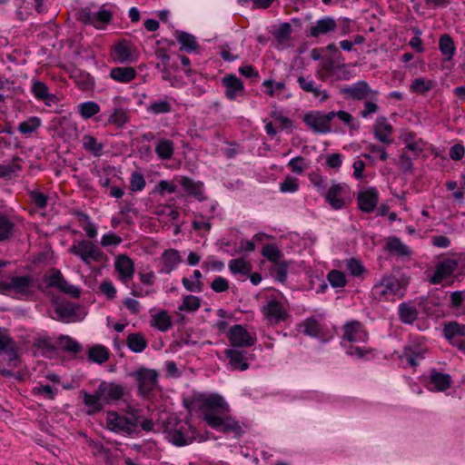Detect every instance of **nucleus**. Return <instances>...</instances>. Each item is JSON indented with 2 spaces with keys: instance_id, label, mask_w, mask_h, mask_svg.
<instances>
[{
  "instance_id": "1",
  "label": "nucleus",
  "mask_w": 465,
  "mask_h": 465,
  "mask_svg": "<svg viewBox=\"0 0 465 465\" xmlns=\"http://www.w3.org/2000/svg\"><path fill=\"white\" fill-rule=\"evenodd\" d=\"M201 409L203 412V420L213 429L222 432L241 431L239 422L228 415L229 405L224 399L218 394H212L203 400Z\"/></svg>"
},
{
  "instance_id": "2",
  "label": "nucleus",
  "mask_w": 465,
  "mask_h": 465,
  "mask_svg": "<svg viewBox=\"0 0 465 465\" xmlns=\"http://www.w3.org/2000/svg\"><path fill=\"white\" fill-rule=\"evenodd\" d=\"M168 440L177 447L191 444L195 439V429L187 421L171 417L164 425Z\"/></svg>"
},
{
  "instance_id": "3",
  "label": "nucleus",
  "mask_w": 465,
  "mask_h": 465,
  "mask_svg": "<svg viewBox=\"0 0 465 465\" xmlns=\"http://www.w3.org/2000/svg\"><path fill=\"white\" fill-rule=\"evenodd\" d=\"M402 289L403 286L396 276L386 274L373 285L371 295L379 302H389L393 301L396 297H403Z\"/></svg>"
},
{
  "instance_id": "4",
  "label": "nucleus",
  "mask_w": 465,
  "mask_h": 465,
  "mask_svg": "<svg viewBox=\"0 0 465 465\" xmlns=\"http://www.w3.org/2000/svg\"><path fill=\"white\" fill-rule=\"evenodd\" d=\"M68 252L79 257L86 265H90L92 262L104 263L108 261V256L89 240L74 241Z\"/></svg>"
},
{
  "instance_id": "5",
  "label": "nucleus",
  "mask_w": 465,
  "mask_h": 465,
  "mask_svg": "<svg viewBox=\"0 0 465 465\" xmlns=\"http://www.w3.org/2000/svg\"><path fill=\"white\" fill-rule=\"evenodd\" d=\"M138 422L139 418L134 411L124 415L110 411L106 414V428L115 433L132 436L134 433H137Z\"/></svg>"
},
{
  "instance_id": "6",
  "label": "nucleus",
  "mask_w": 465,
  "mask_h": 465,
  "mask_svg": "<svg viewBox=\"0 0 465 465\" xmlns=\"http://www.w3.org/2000/svg\"><path fill=\"white\" fill-rule=\"evenodd\" d=\"M132 376L137 383L139 394L143 398L150 397L158 387L159 373L156 370L141 367Z\"/></svg>"
},
{
  "instance_id": "7",
  "label": "nucleus",
  "mask_w": 465,
  "mask_h": 465,
  "mask_svg": "<svg viewBox=\"0 0 465 465\" xmlns=\"http://www.w3.org/2000/svg\"><path fill=\"white\" fill-rule=\"evenodd\" d=\"M6 356V365L16 368L21 362L19 344L9 335L8 331L0 326V356Z\"/></svg>"
},
{
  "instance_id": "8",
  "label": "nucleus",
  "mask_w": 465,
  "mask_h": 465,
  "mask_svg": "<svg viewBox=\"0 0 465 465\" xmlns=\"http://www.w3.org/2000/svg\"><path fill=\"white\" fill-rule=\"evenodd\" d=\"M339 93L345 100L353 101L376 100L379 94V92L371 89L366 81H358L352 84L344 85L340 88Z\"/></svg>"
},
{
  "instance_id": "9",
  "label": "nucleus",
  "mask_w": 465,
  "mask_h": 465,
  "mask_svg": "<svg viewBox=\"0 0 465 465\" xmlns=\"http://www.w3.org/2000/svg\"><path fill=\"white\" fill-rule=\"evenodd\" d=\"M112 12L101 6L96 12H92L90 8H83L76 13V19L85 25H94L96 28H104L112 20Z\"/></svg>"
},
{
  "instance_id": "10",
  "label": "nucleus",
  "mask_w": 465,
  "mask_h": 465,
  "mask_svg": "<svg viewBox=\"0 0 465 465\" xmlns=\"http://www.w3.org/2000/svg\"><path fill=\"white\" fill-rule=\"evenodd\" d=\"M334 117L333 111L327 114L316 112L305 114L303 121L315 133L327 134L331 131L330 123Z\"/></svg>"
},
{
  "instance_id": "11",
  "label": "nucleus",
  "mask_w": 465,
  "mask_h": 465,
  "mask_svg": "<svg viewBox=\"0 0 465 465\" xmlns=\"http://www.w3.org/2000/svg\"><path fill=\"white\" fill-rule=\"evenodd\" d=\"M459 266V261L455 258H445L438 262L434 272L429 277L432 284H440L450 277Z\"/></svg>"
},
{
  "instance_id": "12",
  "label": "nucleus",
  "mask_w": 465,
  "mask_h": 465,
  "mask_svg": "<svg viewBox=\"0 0 465 465\" xmlns=\"http://www.w3.org/2000/svg\"><path fill=\"white\" fill-rule=\"evenodd\" d=\"M228 338L231 344L236 348L251 347L256 341L255 336L252 335L242 325L236 324L230 328Z\"/></svg>"
},
{
  "instance_id": "13",
  "label": "nucleus",
  "mask_w": 465,
  "mask_h": 465,
  "mask_svg": "<svg viewBox=\"0 0 465 465\" xmlns=\"http://www.w3.org/2000/svg\"><path fill=\"white\" fill-rule=\"evenodd\" d=\"M299 87L306 94H312L314 98H319L321 102H325L330 98L326 90L322 89L311 74H300L297 77Z\"/></svg>"
},
{
  "instance_id": "14",
  "label": "nucleus",
  "mask_w": 465,
  "mask_h": 465,
  "mask_svg": "<svg viewBox=\"0 0 465 465\" xmlns=\"http://www.w3.org/2000/svg\"><path fill=\"white\" fill-rule=\"evenodd\" d=\"M368 333L362 324L358 321H351L343 325L342 341L352 342H365Z\"/></svg>"
},
{
  "instance_id": "15",
  "label": "nucleus",
  "mask_w": 465,
  "mask_h": 465,
  "mask_svg": "<svg viewBox=\"0 0 465 465\" xmlns=\"http://www.w3.org/2000/svg\"><path fill=\"white\" fill-rule=\"evenodd\" d=\"M337 29V22L331 16H324L315 23L312 24L308 29L310 36L318 38L323 35H329Z\"/></svg>"
},
{
  "instance_id": "16",
  "label": "nucleus",
  "mask_w": 465,
  "mask_h": 465,
  "mask_svg": "<svg viewBox=\"0 0 465 465\" xmlns=\"http://www.w3.org/2000/svg\"><path fill=\"white\" fill-rule=\"evenodd\" d=\"M47 284L49 287H55L59 291L71 294L73 297L80 295L79 289L72 284H69L64 278L62 272L57 269H53L51 274L47 278Z\"/></svg>"
},
{
  "instance_id": "17",
  "label": "nucleus",
  "mask_w": 465,
  "mask_h": 465,
  "mask_svg": "<svg viewBox=\"0 0 465 465\" xmlns=\"http://www.w3.org/2000/svg\"><path fill=\"white\" fill-rule=\"evenodd\" d=\"M383 250L389 255L396 256L398 259L410 258L411 255V248L396 236H390L385 239Z\"/></svg>"
},
{
  "instance_id": "18",
  "label": "nucleus",
  "mask_w": 465,
  "mask_h": 465,
  "mask_svg": "<svg viewBox=\"0 0 465 465\" xmlns=\"http://www.w3.org/2000/svg\"><path fill=\"white\" fill-rule=\"evenodd\" d=\"M134 51V47L127 42H119L112 50V57L119 64L134 63L137 60Z\"/></svg>"
},
{
  "instance_id": "19",
  "label": "nucleus",
  "mask_w": 465,
  "mask_h": 465,
  "mask_svg": "<svg viewBox=\"0 0 465 465\" xmlns=\"http://www.w3.org/2000/svg\"><path fill=\"white\" fill-rule=\"evenodd\" d=\"M229 359V365L232 371H246L249 368L247 351L239 348L227 349L224 351Z\"/></svg>"
},
{
  "instance_id": "20",
  "label": "nucleus",
  "mask_w": 465,
  "mask_h": 465,
  "mask_svg": "<svg viewBox=\"0 0 465 465\" xmlns=\"http://www.w3.org/2000/svg\"><path fill=\"white\" fill-rule=\"evenodd\" d=\"M223 84L225 87V96L229 100H235L238 96H242L244 85L242 80L234 74H229L223 78Z\"/></svg>"
},
{
  "instance_id": "21",
  "label": "nucleus",
  "mask_w": 465,
  "mask_h": 465,
  "mask_svg": "<svg viewBox=\"0 0 465 465\" xmlns=\"http://www.w3.org/2000/svg\"><path fill=\"white\" fill-rule=\"evenodd\" d=\"M346 191V184L333 183L325 193V199L333 209H341L345 204L343 195L345 194Z\"/></svg>"
},
{
  "instance_id": "22",
  "label": "nucleus",
  "mask_w": 465,
  "mask_h": 465,
  "mask_svg": "<svg viewBox=\"0 0 465 465\" xmlns=\"http://www.w3.org/2000/svg\"><path fill=\"white\" fill-rule=\"evenodd\" d=\"M99 393L105 404L120 400L124 395V388L114 382L102 381L98 386Z\"/></svg>"
},
{
  "instance_id": "23",
  "label": "nucleus",
  "mask_w": 465,
  "mask_h": 465,
  "mask_svg": "<svg viewBox=\"0 0 465 465\" xmlns=\"http://www.w3.org/2000/svg\"><path fill=\"white\" fill-rule=\"evenodd\" d=\"M451 385V377L437 370H431L428 377V388L432 391H444Z\"/></svg>"
},
{
  "instance_id": "24",
  "label": "nucleus",
  "mask_w": 465,
  "mask_h": 465,
  "mask_svg": "<svg viewBox=\"0 0 465 465\" xmlns=\"http://www.w3.org/2000/svg\"><path fill=\"white\" fill-rule=\"evenodd\" d=\"M115 270L119 273V278L124 283H127L134 273V266L133 261L126 255H118L114 262Z\"/></svg>"
},
{
  "instance_id": "25",
  "label": "nucleus",
  "mask_w": 465,
  "mask_h": 465,
  "mask_svg": "<svg viewBox=\"0 0 465 465\" xmlns=\"http://www.w3.org/2000/svg\"><path fill=\"white\" fill-rule=\"evenodd\" d=\"M374 135L381 143L385 144L392 143L393 140L391 138L393 128L388 123L385 116H379L373 125Z\"/></svg>"
},
{
  "instance_id": "26",
  "label": "nucleus",
  "mask_w": 465,
  "mask_h": 465,
  "mask_svg": "<svg viewBox=\"0 0 465 465\" xmlns=\"http://www.w3.org/2000/svg\"><path fill=\"white\" fill-rule=\"evenodd\" d=\"M161 261L163 264L160 273L170 274L182 262L180 252L175 249L165 250L161 255Z\"/></svg>"
},
{
  "instance_id": "27",
  "label": "nucleus",
  "mask_w": 465,
  "mask_h": 465,
  "mask_svg": "<svg viewBox=\"0 0 465 465\" xmlns=\"http://www.w3.org/2000/svg\"><path fill=\"white\" fill-rule=\"evenodd\" d=\"M379 194L375 188L361 192L358 195V204L364 213H371L378 203Z\"/></svg>"
},
{
  "instance_id": "28",
  "label": "nucleus",
  "mask_w": 465,
  "mask_h": 465,
  "mask_svg": "<svg viewBox=\"0 0 465 465\" xmlns=\"http://www.w3.org/2000/svg\"><path fill=\"white\" fill-rule=\"evenodd\" d=\"M82 394L84 405L89 408V414L101 411L106 405L98 389L93 394L86 391H82Z\"/></svg>"
},
{
  "instance_id": "29",
  "label": "nucleus",
  "mask_w": 465,
  "mask_h": 465,
  "mask_svg": "<svg viewBox=\"0 0 465 465\" xmlns=\"http://www.w3.org/2000/svg\"><path fill=\"white\" fill-rule=\"evenodd\" d=\"M31 90L36 99L45 100L47 105L55 104L57 101L56 96L49 93L47 85L42 81H34Z\"/></svg>"
},
{
  "instance_id": "30",
  "label": "nucleus",
  "mask_w": 465,
  "mask_h": 465,
  "mask_svg": "<svg viewBox=\"0 0 465 465\" xmlns=\"http://www.w3.org/2000/svg\"><path fill=\"white\" fill-rule=\"evenodd\" d=\"M15 232V223L6 214L0 213V242L11 240Z\"/></svg>"
},
{
  "instance_id": "31",
  "label": "nucleus",
  "mask_w": 465,
  "mask_h": 465,
  "mask_svg": "<svg viewBox=\"0 0 465 465\" xmlns=\"http://www.w3.org/2000/svg\"><path fill=\"white\" fill-rule=\"evenodd\" d=\"M137 73L134 67H114L110 72V77L116 82L127 84L135 79Z\"/></svg>"
},
{
  "instance_id": "32",
  "label": "nucleus",
  "mask_w": 465,
  "mask_h": 465,
  "mask_svg": "<svg viewBox=\"0 0 465 465\" xmlns=\"http://www.w3.org/2000/svg\"><path fill=\"white\" fill-rule=\"evenodd\" d=\"M82 147L87 153H92L94 157H100L103 154L104 143L90 134H84L82 138Z\"/></svg>"
},
{
  "instance_id": "33",
  "label": "nucleus",
  "mask_w": 465,
  "mask_h": 465,
  "mask_svg": "<svg viewBox=\"0 0 465 465\" xmlns=\"http://www.w3.org/2000/svg\"><path fill=\"white\" fill-rule=\"evenodd\" d=\"M126 345L133 352L141 353L147 347V341L143 333L133 332L127 336Z\"/></svg>"
},
{
  "instance_id": "34",
  "label": "nucleus",
  "mask_w": 465,
  "mask_h": 465,
  "mask_svg": "<svg viewBox=\"0 0 465 465\" xmlns=\"http://www.w3.org/2000/svg\"><path fill=\"white\" fill-rule=\"evenodd\" d=\"M439 49L445 61H450L456 52V46L450 35L444 34L439 39Z\"/></svg>"
},
{
  "instance_id": "35",
  "label": "nucleus",
  "mask_w": 465,
  "mask_h": 465,
  "mask_svg": "<svg viewBox=\"0 0 465 465\" xmlns=\"http://www.w3.org/2000/svg\"><path fill=\"white\" fill-rule=\"evenodd\" d=\"M180 184L188 193V194L196 197L198 200H203V184L201 182H194L189 177H182Z\"/></svg>"
},
{
  "instance_id": "36",
  "label": "nucleus",
  "mask_w": 465,
  "mask_h": 465,
  "mask_svg": "<svg viewBox=\"0 0 465 465\" xmlns=\"http://www.w3.org/2000/svg\"><path fill=\"white\" fill-rule=\"evenodd\" d=\"M443 335L444 337L451 341L457 337H464L465 336V324H461L458 322L451 321L443 325Z\"/></svg>"
},
{
  "instance_id": "37",
  "label": "nucleus",
  "mask_w": 465,
  "mask_h": 465,
  "mask_svg": "<svg viewBox=\"0 0 465 465\" xmlns=\"http://www.w3.org/2000/svg\"><path fill=\"white\" fill-rule=\"evenodd\" d=\"M265 316L270 320H275L276 322L285 319V312L282 309V304L277 301H270L263 308Z\"/></svg>"
},
{
  "instance_id": "38",
  "label": "nucleus",
  "mask_w": 465,
  "mask_h": 465,
  "mask_svg": "<svg viewBox=\"0 0 465 465\" xmlns=\"http://www.w3.org/2000/svg\"><path fill=\"white\" fill-rule=\"evenodd\" d=\"M424 352L425 351L418 347H406L401 358L410 366L415 367L419 364V361L423 359Z\"/></svg>"
},
{
  "instance_id": "39",
  "label": "nucleus",
  "mask_w": 465,
  "mask_h": 465,
  "mask_svg": "<svg viewBox=\"0 0 465 465\" xmlns=\"http://www.w3.org/2000/svg\"><path fill=\"white\" fill-rule=\"evenodd\" d=\"M11 286L17 294L26 295L30 292L32 278L30 276H15L11 278Z\"/></svg>"
},
{
  "instance_id": "40",
  "label": "nucleus",
  "mask_w": 465,
  "mask_h": 465,
  "mask_svg": "<svg viewBox=\"0 0 465 465\" xmlns=\"http://www.w3.org/2000/svg\"><path fill=\"white\" fill-rule=\"evenodd\" d=\"M109 351L103 345H94L88 350V360L97 364H103L109 359Z\"/></svg>"
},
{
  "instance_id": "41",
  "label": "nucleus",
  "mask_w": 465,
  "mask_h": 465,
  "mask_svg": "<svg viewBox=\"0 0 465 465\" xmlns=\"http://www.w3.org/2000/svg\"><path fill=\"white\" fill-rule=\"evenodd\" d=\"M174 152L173 142L169 139H160L155 146V153L162 160H170Z\"/></svg>"
},
{
  "instance_id": "42",
  "label": "nucleus",
  "mask_w": 465,
  "mask_h": 465,
  "mask_svg": "<svg viewBox=\"0 0 465 465\" xmlns=\"http://www.w3.org/2000/svg\"><path fill=\"white\" fill-rule=\"evenodd\" d=\"M399 318L405 324H412L418 318L416 307L402 302L399 305Z\"/></svg>"
},
{
  "instance_id": "43",
  "label": "nucleus",
  "mask_w": 465,
  "mask_h": 465,
  "mask_svg": "<svg viewBox=\"0 0 465 465\" xmlns=\"http://www.w3.org/2000/svg\"><path fill=\"white\" fill-rule=\"evenodd\" d=\"M175 36L179 44L182 45L181 49H183L188 53H192L197 49L198 45L193 35L186 32L176 31Z\"/></svg>"
},
{
  "instance_id": "44",
  "label": "nucleus",
  "mask_w": 465,
  "mask_h": 465,
  "mask_svg": "<svg viewBox=\"0 0 465 465\" xmlns=\"http://www.w3.org/2000/svg\"><path fill=\"white\" fill-rule=\"evenodd\" d=\"M57 346L73 354L79 353L83 349L82 345L77 341L67 335H61L57 339Z\"/></svg>"
},
{
  "instance_id": "45",
  "label": "nucleus",
  "mask_w": 465,
  "mask_h": 465,
  "mask_svg": "<svg viewBox=\"0 0 465 465\" xmlns=\"http://www.w3.org/2000/svg\"><path fill=\"white\" fill-rule=\"evenodd\" d=\"M21 159L15 158L12 162L0 164V178L11 179L21 171Z\"/></svg>"
},
{
  "instance_id": "46",
  "label": "nucleus",
  "mask_w": 465,
  "mask_h": 465,
  "mask_svg": "<svg viewBox=\"0 0 465 465\" xmlns=\"http://www.w3.org/2000/svg\"><path fill=\"white\" fill-rule=\"evenodd\" d=\"M228 267L233 274L248 275L252 271L251 263L242 258L231 260Z\"/></svg>"
},
{
  "instance_id": "47",
  "label": "nucleus",
  "mask_w": 465,
  "mask_h": 465,
  "mask_svg": "<svg viewBox=\"0 0 465 465\" xmlns=\"http://www.w3.org/2000/svg\"><path fill=\"white\" fill-rule=\"evenodd\" d=\"M303 327L302 332L305 335L317 338L322 333V327L320 322L315 317H309L302 322Z\"/></svg>"
},
{
  "instance_id": "48",
  "label": "nucleus",
  "mask_w": 465,
  "mask_h": 465,
  "mask_svg": "<svg viewBox=\"0 0 465 465\" xmlns=\"http://www.w3.org/2000/svg\"><path fill=\"white\" fill-rule=\"evenodd\" d=\"M54 312L59 321L69 322V320L75 315V307L72 303L57 304L54 308Z\"/></svg>"
},
{
  "instance_id": "49",
  "label": "nucleus",
  "mask_w": 465,
  "mask_h": 465,
  "mask_svg": "<svg viewBox=\"0 0 465 465\" xmlns=\"http://www.w3.org/2000/svg\"><path fill=\"white\" fill-rule=\"evenodd\" d=\"M129 121L127 112L123 108L114 109L108 118V122L117 127H123Z\"/></svg>"
},
{
  "instance_id": "50",
  "label": "nucleus",
  "mask_w": 465,
  "mask_h": 465,
  "mask_svg": "<svg viewBox=\"0 0 465 465\" xmlns=\"http://www.w3.org/2000/svg\"><path fill=\"white\" fill-rule=\"evenodd\" d=\"M153 325L161 331H167L172 326L171 317L162 311L153 316Z\"/></svg>"
},
{
  "instance_id": "51",
  "label": "nucleus",
  "mask_w": 465,
  "mask_h": 465,
  "mask_svg": "<svg viewBox=\"0 0 465 465\" xmlns=\"http://www.w3.org/2000/svg\"><path fill=\"white\" fill-rule=\"evenodd\" d=\"M78 110L84 119H89L100 112V106L95 102L88 101L79 104Z\"/></svg>"
},
{
  "instance_id": "52",
  "label": "nucleus",
  "mask_w": 465,
  "mask_h": 465,
  "mask_svg": "<svg viewBox=\"0 0 465 465\" xmlns=\"http://www.w3.org/2000/svg\"><path fill=\"white\" fill-rule=\"evenodd\" d=\"M449 306L456 311H459L460 314H465V311L460 312L463 306H465V291H455L450 293V304Z\"/></svg>"
},
{
  "instance_id": "53",
  "label": "nucleus",
  "mask_w": 465,
  "mask_h": 465,
  "mask_svg": "<svg viewBox=\"0 0 465 465\" xmlns=\"http://www.w3.org/2000/svg\"><path fill=\"white\" fill-rule=\"evenodd\" d=\"M72 77L74 79L76 84L82 90H89L94 85V79L87 73H84L81 71H75V72H74Z\"/></svg>"
},
{
  "instance_id": "54",
  "label": "nucleus",
  "mask_w": 465,
  "mask_h": 465,
  "mask_svg": "<svg viewBox=\"0 0 465 465\" xmlns=\"http://www.w3.org/2000/svg\"><path fill=\"white\" fill-rule=\"evenodd\" d=\"M41 125L38 117H31L27 121L19 124L18 131L23 134H31Z\"/></svg>"
},
{
  "instance_id": "55",
  "label": "nucleus",
  "mask_w": 465,
  "mask_h": 465,
  "mask_svg": "<svg viewBox=\"0 0 465 465\" xmlns=\"http://www.w3.org/2000/svg\"><path fill=\"white\" fill-rule=\"evenodd\" d=\"M172 105L166 100L153 101L147 107V111L154 114H166L171 112Z\"/></svg>"
},
{
  "instance_id": "56",
  "label": "nucleus",
  "mask_w": 465,
  "mask_h": 465,
  "mask_svg": "<svg viewBox=\"0 0 465 465\" xmlns=\"http://www.w3.org/2000/svg\"><path fill=\"white\" fill-rule=\"evenodd\" d=\"M346 270L354 277H360L366 272L362 262L355 258L347 260Z\"/></svg>"
},
{
  "instance_id": "57",
  "label": "nucleus",
  "mask_w": 465,
  "mask_h": 465,
  "mask_svg": "<svg viewBox=\"0 0 465 465\" xmlns=\"http://www.w3.org/2000/svg\"><path fill=\"white\" fill-rule=\"evenodd\" d=\"M327 279L330 284L334 288H342L347 283V280L344 273L338 270H331L328 273Z\"/></svg>"
},
{
  "instance_id": "58",
  "label": "nucleus",
  "mask_w": 465,
  "mask_h": 465,
  "mask_svg": "<svg viewBox=\"0 0 465 465\" xmlns=\"http://www.w3.org/2000/svg\"><path fill=\"white\" fill-rule=\"evenodd\" d=\"M432 88V81L425 80L423 78H416L412 81L411 84V89L412 92L419 94H425L431 90Z\"/></svg>"
},
{
  "instance_id": "59",
  "label": "nucleus",
  "mask_w": 465,
  "mask_h": 465,
  "mask_svg": "<svg viewBox=\"0 0 465 465\" xmlns=\"http://www.w3.org/2000/svg\"><path fill=\"white\" fill-rule=\"evenodd\" d=\"M146 185L143 175L139 172H134L130 178V190L132 192H141Z\"/></svg>"
},
{
  "instance_id": "60",
  "label": "nucleus",
  "mask_w": 465,
  "mask_h": 465,
  "mask_svg": "<svg viewBox=\"0 0 465 465\" xmlns=\"http://www.w3.org/2000/svg\"><path fill=\"white\" fill-rule=\"evenodd\" d=\"M262 254L272 262H277L282 255L279 248L274 244L264 245Z\"/></svg>"
},
{
  "instance_id": "61",
  "label": "nucleus",
  "mask_w": 465,
  "mask_h": 465,
  "mask_svg": "<svg viewBox=\"0 0 465 465\" xmlns=\"http://www.w3.org/2000/svg\"><path fill=\"white\" fill-rule=\"evenodd\" d=\"M201 301L193 295H187L183 298V303L179 306L180 311L194 312L199 309Z\"/></svg>"
},
{
  "instance_id": "62",
  "label": "nucleus",
  "mask_w": 465,
  "mask_h": 465,
  "mask_svg": "<svg viewBox=\"0 0 465 465\" xmlns=\"http://www.w3.org/2000/svg\"><path fill=\"white\" fill-rule=\"evenodd\" d=\"M353 75L351 71L349 69V65L344 63H341L340 65H337V69L333 72L331 77L337 81H347Z\"/></svg>"
},
{
  "instance_id": "63",
  "label": "nucleus",
  "mask_w": 465,
  "mask_h": 465,
  "mask_svg": "<svg viewBox=\"0 0 465 465\" xmlns=\"http://www.w3.org/2000/svg\"><path fill=\"white\" fill-rule=\"evenodd\" d=\"M34 347L45 351L46 353H53L55 351L54 346L51 342V339L47 336L37 337L33 341Z\"/></svg>"
},
{
  "instance_id": "64",
  "label": "nucleus",
  "mask_w": 465,
  "mask_h": 465,
  "mask_svg": "<svg viewBox=\"0 0 465 465\" xmlns=\"http://www.w3.org/2000/svg\"><path fill=\"white\" fill-rule=\"evenodd\" d=\"M270 116L279 124L282 130L291 129L292 122L287 116H284L280 111L273 110L271 112Z\"/></svg>"
}]
</instances>
